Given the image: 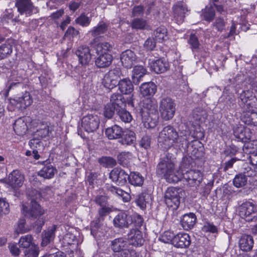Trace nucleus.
<instances>
[{
  "mask_svg": "<svg viewBox=\"0 0 257 257\" xmlns=\"http://www.w3.org/2000/svg\"><path fill=\"white\" fill-rule=\"evenodd\" d=\"M186 139L179 136L176 128L171 125L164 127L159 133L158 138L159 147L167 151L173 148L176 152L183 147Z\"/></svg>",
  "mask_w": 257,
  "mask_h": 257,
  "instance_id": "1",
  "label": "nucleus"
},
{
  "mask_svg": "<svg viewBox=\"0 0 257 257\" xmlns=\"http://www.w3.org/2000/svg\"><path fill=\"white\" fill-rule=\"evenodd\" d=\"M175 158L169 153L158 163L156 168V173L160 177H164L166 181L170 183H176L180 180V175H177L174 171Z\"/></svg>",
  "mask_w": 257,
  "mask_h": 257,
  "instance_id": "2",
  "label": "nucleus"
},
{
  "mask_svg": "<svg viewBox=\"0 0 257 257\" xmlns=\"http://www.w3.org/2000/svg\"><path fill=\"white\" fill-rule=\"evenodd\" d=\"M110 247L113 257H138L136 250L131 246L126 238L119 237L110 241Z\"/></svg>",
  "mask_w": 257,
  "mask_h": 257,
  "instance_id": "3",
  "label": "nucleus"
},
{
  "mask_svg": "<svg viewBox=\"0 0 257 257\" xmlns=\"http://www.w3.org/2000/svg\"><path fill=\"white\" fill-rule=\"evenodd\" d=\"M112 48V44L107 42L99 43L96 46L97 57L95 60V65L97 68H105L110 65L113 60L110 54Z\"/></svg>",
  "mask_w": 257,
  "mask_h": 257,
  "instance_id": "4",
  "label": "nucleus"
},
{
  "mask_svg": "<svg viewBox=\"0 0 257 257\" xmlns=\"http://www.w3.org/2000/svg\"><path fill=\"white\" fill-rule=\"evenodd\" d=\"M159 110L162 119L164 120L171 119L176 111V104L174 100L168 97L163 98L160 102Z\"/></svg>",
  "mask_w": 257,
  "mask_h": 257,
  "instance_id": "5",
  "label": "nucleus"
},
{
  "mask_svg": "<svg viewBox=\"0 0 257 257\" xmlns=\"http://www.w3.org/2000/svg\"><path fill=\"white\" fill-rule=\"evenodd\" d=\"M181 193L182 189L180 188L169 187L164 195L165 202L167 206L173 209H177L180 203Z\"/></svg>",
  "mask_w": 257,
  "mask_h": 257,
  "instance_id": "6",
  "label": "nucleus"
},
{
  "mask_svg": "<svg viewBox=\"0 0 257 257\" xmlns=\"http://www.w3.org/2000/svg\"><path fill=\"white\" fill-rule=\"evenodd\" d=\"M239 215L247 221L257 220V206L250 202L243 203L239 207Z\"/></svg>",
  "mask_w": 257,
  "mask_h": 257,
  "instance_id": "7",
  "label": "nucleus"
},
{
  "mask_svg": "<svg viewBox=\"0 0 257 257\" xmlns=\"http://www.w3.org/2000/svg\"><path fill=\"white\" fill-rule=\"evenodd\" d=\"M15 6L19 14L26 17L37 14L39 11L38 8L34 6L31 0H16Z\"/></svg>",
  "mask_w": 257,
  "mask_h": 257,
  "instance_id": "8",
  "label": "nucleus"
},
{
  "mask_svg": "<svg viewBox=\"0 0 257 257\" xmlns=\"http://www.w3.org/2000/svg\"><path fill=\"white\" fill-rule=\"evenodd\" d=\"M121 75V71L119 68L111 69L104 75L102 84L106 88L112 89L117 85L118 79Z\"/></svg>",
  "mask_w": 257,
  "mask_h": 257,
  "instance_id": "9",
  "label": "nucleus"
},
{
  "mask_svg": "<svg viewBox=\"0 0 257 257\" xmlns=\"http://www.w3.org/2000/svg\"><path fill=\"white\" fill-rule=\"evenodd\" d=\"M81 125L86 132H93L98 128L99 119L96 115L88 114L82 118Z\"/></svg>",
  "mask_w": 257,
  "mask_h": 257,
  "instance_id": "10",
  "label": "nucleus"
},
{
  "mask_svg": "<svg viewBox=\"0 0 257 257\" xmlns=\"http://www.w3.org/2000/svg\"><path fill=\"white\" fill-rule=\"evenodd\" d=\"M132 223V218L126 211H120L114 217L113 224L115 228H128Z\"/></svg>",
  "mask_w": 257,
  "mask_h": 257,
  "instance_id": "11",
  "label": "nucleus"
},
{
  "mask_svg": "<svg viewBox=\"0 0 257 257\" xmlns=\"http://www.w3.org/2000/svg\"><path fill=\"white\" fill-rule=\"evenodd\" d=\"M33 102V99L28 92H25L21 96L16 97L11 100V103L15 105L19 110H23L30 106Z\"/></svg>",
  "mask_w": 257,
  "mask_h": 257,
  "instance_id": "12",
  "label": "nucleus"
},
{
  "mask_svg": "<svg viewBox=\"0 0 257 257\" xmlns=\"http://www.w3.org/2000/svg\"><path fill=\"white\" fill-rule=\"evenodd\" d=\"M128 177V174L119 168H114L109 173V178L119 185L125 184L127 182Z\"/></svg>",
  "mask_w": 257,
  "mask_h": 257,
  "instance_id": "13",
  "label": "nucleus"
},
{
  "mask_svg": "<svg viewBox=\"0 0 257 257\" xmlns=\"http://www.w3.org/2000/svg\"><path fill=\"white\" fill-rule=\"evenodd\" d=\"M126 239L133 248L142 246L145 241L142 232L138 229H132L127 233Z\"/></svg>",
  "mask_w": 257,
  "mask_h": 257,
  "instance_id": "14",
  "label": "nucleus"
},
{
  "mask_svg": "<svg viewBox=\"0 0 257 257\" xmlns=\"http://www.w3.org/2000/svg\"><path fill=\"white\" fill-rule=\"evenodd\" d=\"M31 207L29 210L28 209L27 206L23 205V213L26 216L29 218H36L44 213V210L38 204L37 201H33L31 203Z\"/></svg>",
  "mask_w": 257,
  "mask_h": 257,
  "instance_id": "15",
  "label": "nucleus"
},
{
  "mask_svg": "<svg viewBox=\"0 0 257 257\" xmlns=\"http://www.w3.org/2000/svg\"><path fill=\"white\" fill-rule=\"evenodd\" d=\"M233 134L238 141L247 142L251 139L250 130L242 125H237L233 129Z\"/></svg>",
  "mask_w": 257,
  "mask_h": 257,
  "instance_id": "16",
  "label": "nucleus"
},
{
  "mask_svg": "<svg viewBox=\"0 0 257 257\" xmlns=\"http://www.w3.org/2000/svg\"><path fill=\"white\" fill-rule=\"evenodd\" d=\"M62 244L68 253H73L78 244L76 236L70 232L66 233L62 239Z\"/></svg>",
  "mask_w": 257,
  "mask_h": 257,
  "instance_id": "17",
  "label": "nucleus"
},
{
  "mask_svg": "<svg viewBox=\"0 0 257 257\" xmlns=\"http://www.w3.org/2000/svg\"><path fill=\"white\" fill-rule=\"evenodd\" d=\"M139 114H158V104L155 100L145 99L143 101V107L139 109Z\"/></svg>",
  "mask_w": 257,
  "mask_h": 257,
  "instance_id": "18",
  "label": "nucleus"
},
{
  "mask_svg": "<svg viewBox=\"0 0 257 257\" xmlns=\"http://www.w3.org/2000/svg\"><path fill=\"white\" fill-rule=\"evenodd\" d=\"M174 18L178 24L183 22L186 13L188 12L187 8L183 3H177L173 7Z\"/></svg>",
  "mask_w": 257,
  "mask_h": 257,
  "instance_id": "19",
  "label": "nucleus"
},
{
  "mask_svg": "<svg viewBox=\"0 0 257 257\" xmlns=\"http://www.w3.org/2000/svg\"><path fill=\"white\" fill-rule=\"evenodd\" d=\"M24 177L18 170H14L9 175L8 184L14 189L21 187L24 182Z\"/></svg>",
  "mask_w": 257,
  "mask_h": 257,
  "instance_id": "20",
  "label": "nucleus"
},
{
  "mask_svg": "<svg viewBox=\"0 0 257 257\" xmlns=\"http://www.w3.org/2000/svg\"><path fill=\"white\" fill-rule=\"evenodd\" d=\"M75 53L78 58L79 63L82 65L88 64L91 59L90 49L88 46H80L76 51Z\"/></svg>",
  "mask_w": 257,
  "mask_h": 257,
  "instance_id": "21",
  "label": "nucleus"
},
{
  "mask_svg": "<svg viewBox=\"0 0 257 257\" xmlns=\"http://www.w3.org/2000/svg\"><path fill=\"white\" fill-rule=\"evenodd\" d=\"M120 60L124 67L131 68L136 63L137 56L133 51L128 49L121 53Z\"/></svg>",
  "mask_w": 257,
  "mask_h": 257,
  "instance_id": "22",
  "label": "nucleus"
},
{
  "mask_svg": "<svg viewBox=\"0 0 257 257\" xmlns=\"http://www.w3.org/2000/svg\"><path fill=\"white\" fill-rule=\"evenodd\" d=\"M57 225H53L49 227L47 230H44L42 233V246H46L51 241H52L55 237V232L57 229Z\"/></svg>",
  "mask_w": 257,
  "mask_h": 257,
  "instance_id": "23",
  "label": "nucleus"
},
{
  "mask_svg": "<svg viewBox=\"0 0 257 257\" xmlns=\"http://www.w3.org/2000/svg\"><path fill=\"white\" fill-rule=\"evenodd\" d=\"M118 89L123 94H131L134 91V85L128 78L120 79L117 84Z\"/></svg>",
  "mask_w": 257,
  "mask_h": 257,
  "instance_id": "24",
  "label": "nucleus"
},
{
  "mask_svg": "<svg viewBox=\"0 0 257 257\" xmlns=\"http://www.w3.org/2000/svg\"><path fill=\"white\" fill-rule=\"evenodd\" d=\"M105 134L110 140L120 139L123 135V129L119 125L114 124L106 128Z\"/></svg>",
  "mask_w": 257,
  "mask_h": 257,
  "instance_id": "25",
  "label": "nucleus"
},
{
  "mask_svg": "<svg viewBox=\"0 0 257 257\" xmlns=\"http://www.w3.org/2000/svg\"><path fill=\"white\" fill-rule=\"evenodd\" d=\"M191 243L190 236L186 233H179L175 235L173 241V245L177 247H186Z\"/></svg>",
  "mask_w": 257,
  "mask_h": 257,
  "instance_id": "26",
  "label": "nucleus"
},
{
  "mask_svg": "<svg viewBox=\"0 0 257 257\" xmlns=\"http://www.w3.org/2000/svg\"><path fill=\"white\" fill-rule=\"evenodd\" d=\"M150 65L151 69L158 74L166 72L169 67V63L161 59L152 61Z\"/></svg>",
  "mask_w": 257,
  "mask_h": 257,
  "instance_id": "27",
  "label": "nucleus"
},
{
  "mask_svg": "<svg viewBox=\"0 0 257 257\" xmlns=\"http://www.w3.org/2000/svg\"><path fill=\"white\" fill-rule=\"evenodd\" d=\"M255 109L251 106L246 109V112H244L242 118L245 123L257 126V112Z\"/></svg>",
  "mask_w": 257,
  "mask_h": 257,
  "instance_id": "28",
  "label": "nucleus"
},
{
  "mask_svg": "<svg viewBox=\"0 0 257 257\" xmlns=\"http://www.w3.org/2000/svg\"><path fill=\"white\" fill-rule=\"evenodd\" d=\"M119 143L123 145L130 146L136 142V135L134 131L130 130H123V135Z\"/></svg>",
  "mask_w": 257,
  "mask_h": 257,
  "instance_id": "29",
  "label": "nucleus"
},
{
  "mask_svg": "<svg viewBox=\"0 0 257 257\" xmlns=\"http://www.w3.org/2000/svg\"><path fill=\"white\" fill-rule=\"evenodd\" d=\"M140 115L142 118L144 126L147 128H154L158 123V114H142Z\"/></svg>",
  "mask_w": 257,
  "mask_h": 257,
  "instance_id": "30",
  "label": "nucleus"
},
{
  "mask_svg": "<svg viewBox=\"0 0 257 257\" xmlns=\"http://www.w3.org/2000/svg\"><path fill=\"white\" fill-rule=\"evenodd\" d=\"M43 164L44 166L38 172V175L45 179H49L53 178L56 172V169L51 164L48 163L47 160L43 162Z\"/></svg>",
  "mask_w": 257,
  "mask_h": 257,
  "instance_id": "31",
  "label": "nucleus"
},
{
  "mask_svg": "<svg viewBox=\"0 0 257 257\" xmlns=\"http://www.w3.org/2000/svg\"><path fill=\"white\" fill-rule=\"evenodd\" d=\"M29 145L32 150H33V158L35 160H38L40 158L38 154V151L40 150L43 146L40 139L33 136V138L29 141Z\"/></svg>",
  "mask_w": 257,
  "mask_h": 257,
  "instance_id": "32",
  "label": "nucleus"
},
{
  "mask_svg": "<svg viewBox=\"0 0 257 257\" xmlns=\"http://www.w3.org/2000/svg\"><path fill=\"white\" fill-rule=\"evenodd\" d=\"M253 243V237L249 235H242L239 240L240 248L245 251H250L252 248Z\"/></svg>",
  "mask_w": 257,
  "mask_h": 257,
  "instance_id": "33",
  "label": "nucleus"
},
{
  "mask_svg": "<svg viewBox=\"0 0 257 257\" xmlns=\"http://www.w3.org/2000/svg\"><path fill=\"white\" fill-rule=\"evenodd\" d=\"M45 191L50 193L51 192V187L46 186L44 188H41L39 191L33 189L31 190H29L28 192V195L30 197V199L31 200V203L33 201H36V200L40 199L41 196L47 197V195L45 194Z\"/></svg>",
  "mask_w": 257,
  "mask_h": 257,
  "instance_id": "34",
  "label": "nucleus"
},
{
  "mask_svg": "<svg viewBox=\"0 0 257 257\" xmlns=\"http://www.w3.org/2000/svg\"><path fill=\"white\" fill-rule=\"evenodd\" d=\"M103 219H100L98 217L91 221L90 223L91 227V234L94 237L96 236H100L101 234L103 232H101L103 228Z\"/></svg>",
  "mask_w": 257,
  "mask_h": 257,
  "instance_id": "35",
  "label": "nucleus"
},
{
  "mask_svg": "<svg viewBox=\"0 0 257 257\" xmlns=\"http://www.w3.org/2000/svg\"><path fill=\"white\" fill-rule=\"evenodd\" d=\"M140 90L144 96H153L157 91V86L152 82H145L141 85Z\"/></svg>",
  "mask_w": 257,
  "mask_h": 257,
  "instance_id": "36",
  "label": "nucleus"
},
{
  "mask_svg": "<svg viewBox=\"0 0 257 257\" xmlns=\"http://www.w3.org/2000/svg\"><path fill=\"white\" fill-rule=\"evenodd\" d=\"M14 130L19 136L25 135L28 131V126L24 118H19L14 124Z\"/></svg>",
  "mask_w": 257,
  "mask_h": 257,
  "instance_id": "37",
  "label": "nucleus"
},
{
  "mask_svg": "<svg viewBox=\"0 0 257 257\" xmlns=\"http://www.w3.org/2000/svg\"><path fill=\"white\" fill-rule=\"evenodd\" d=\"M128 183L135 187H141L144 184V178L139 172H132L128 175Z\"/></svg>",
  "mask_w": 257,
  "mask_h": 257,
  "instance_id": "38",
  "label": "nucleus"
},
{
  "mask_svg": "<svg viewBox=\"0 0 257 257\" xmlns=\"http://www.w3.org/2000/svg\"><path fill=\"white\" fill-rule=\"evenodd\" d=\"M147 70L143 66H136L133 70L132 79L134 83L138 84L141 81V79L146 74Z\"/></svg>",
  "mask_w": 257,
  "mask_h": 257,
  "instance_id": "39",
  "label": "nucleus"
},
{
  "mask_svg": "<svg viewBox=\"0 0 257 257\" xmlns=\"http://www.w3.org/2000/svg\"><path fill=\"white\" fill-rule=\"evenodd\" d=\"M108 28V24L103 22H100L98 25L94 27L89 33L95 38H98L101 35L105 33Z\"/></svg>",
  "mask_w": 257,
  "mask_h": 257,
  "instance_id": "40",
  "label": "nucleus"
},
{
  "mask_svg": "<svg viewBox=\"0 0 257 257\" xmlns=\"http://www.w3.org/2000/svg\"><path fill=\"white\" fill-rule=\"evenodd\" d=\"M131 27L133 29L137 30H148L150 28L148 22L142 18L133 19L131 23Z\"/></svg>",
  "mask_w": 257,
  "mask_h": 257,
  "instance_id": "41",
  "label": "nucleus"
},
{
  "mask_svg": "<svg viewBox=\"0 0 257 257\" xmlns=\"http://www.w3.org/2000/svg\"><path fill=\"white\" fill-rule=\"evenodd\" d=\"M151 200V197L149 193L142 192L136 196L135 202L141 209L145 210L146 208L147 203H148Z\"/></svg>",
  "mask_w": 257,
  "mask_h": 257,
  "instance_id": "42",
  "label": "nucleus"
},
{
  "mask_svg": "<svg viewBox=\"0 0 257 257\" xmlns=\"http://www.w3.org/2000/svg\"><path fill=\"white\" fill-rule=\"evenodd\" d=\"M110 104H112L117 109L125 107V100L122 94L119 93H114L110 97Z\"/></svg>",
  "mask_w": 257,
  "mask_h": 257,
  "instance_id": "43",
  "label": "nucleus"
},
{
  "mask_svg": "<svg viewBox=\"0 0 257 257\" xmlns=\"http://www.w3.org/2000/svg\"><path fill=\"white\" fill-rule=\"evenodd\" d=\"M19 243L20 247L26 248L25 251L32 250L33 246L37 247L34 243L33 237L30 234L21 236Z\"/></svg>",
  "mask_w": 257,
  "mask_h": 257,
  "instance_id": "44",
  "label": "nucleus"
},
{
  "mask_svg": "<svg viewBox=\"0 0 257 257\" xmlns=\"http://www.w3.org/2000/svg\"><path fill=\"white\" fill-rule=\"evenodd\" d=\"M251 172H244L242 174H239L236 175L234 177L233 183V185L237 188L242 187L244 186L247 182L246 176H250L252 175L253 173V171L251 170H249Z\"/></svg>",
  "mask_w": 257,
  "mask_h": 257,
  "instance_id": "45",
  "label": "nucleus"
},
{
  "mask_svg": "<svg viewBox=\"0 0 257 257\" xmlns=\"http://www.w3.org/2000/svg\"><path fill=\"white\" fill-rule=\"evenodd\" d=\"M108 190L112 194L116 195L117 196L121 197L122 200L125 202H128L131 199L130 195L119 187L110 186L108 187Z\"/></svg>",
  "mask_w": 257,
  "mask_h": 257,
  "instance_id": "46",
  "label": "nucleus"
},
{
  "mask_svg": "<svg viewBox=\"0 0 257 257\" xmlns=\"http://www.w3.org/2000/svg\"><path fill=\"white\" fill-rule=\"evenodd\" d=\"M253 97L252 92L249 90L243 91L240 94L239 98L241 101L244 104V109H247L252 106L250 101Z\"/></svg>",
  "mask_w": 257,
  "mask_h": 257,
  "instance_id": "47",
  "label": "nucleus"
},
{
  "mask_svg": "<svg viewBox=\"0 0 257 257\" xmlns=\"http://www.w3.org/2000/svg\"><path fill=\"white\" fill-rule=\"evenodd\" d=\"M181 173L177 172V175H180V180H182L184 184L191 185L193 182V170H180Z\"/></svg>",
  "mask_w": 257,
  "mask_h": 257,
  "instance_id": "48",
  "label": "nucleus"
},
{
  "mask_svg": "<svg viewBox=\"0 0 257 257\" xmlns=\"http://www.w3.org/2000/svg\"><path fill=\"white\" fill-rule=\"evenodd\" d=\"M181 225L185 230H190L193 228V213L185 214L181 219Z\"/></svg>",
  "mask_w": 257,
  "mask_h": 257,
  "instance_id": "49",
  "label": "nucleus"
},
{
  "mask_svg": "<svg viewBox=\"0 0 257 257\" xmlns=\"http://www.w3.org/2000/svg\"><path fill=\"white\" fill-rule=\"evenodd\" d=\"M154 36L156 40L161 42L167 38V30L164 26L157 28L154 32Z\"/></svg>",
  "mask_w": 257,
  "mask_h": 257,
  "instance_id": "50",
  "label": "nucleus"
},
{
  "mask_svg": "<svg viewBox=\"0 0 257 257\" xmlns=\"http://www.w3.org/2000/svg\"><path fill=\"white\" fill-rule=\"evenodd\" d=\"M132 156V154L129 152H122L117 156L118 161L123 167H126L130 162Z\"/></svg>",
  "mask_w": 257,
  "mask_h": 257,
  "instance_id": "51",
  "label": "nucleus"
},
{
  "mask_svg": "<svg viewBox=\"0 0 257 257\" xmlns=\"http://www.w3.org/2000/svg\"><path fill=\"white\" fill-rule=\"evenodd\" d=\"M75 22L76 24L82 27H87L90 24L91 17H88L85 13H83L75 19Z\"/></svg>",
  "mask_w": 257,
  "mask_h": 257,
  "instance_id": "52",
  "label": "nucleus"
},
{
  "mask_svg": "<svg viewBox=\"0 0 257 257\" xmlns=\"http://www.w3.org/2000/svg\"><path fill=\"white\" fill-rule=\"evenodd\" d=\"M118 110L117 114L122 121L128 123L132 121L133 117L130 112L125 109V107L121 108Z\"/></svg>",
  "mask_w": 257,
  "mask_h": 257,
  "instance_id": "53",
  "label": "nucleus"
},
{
  "mask_svg": "<svg viewBox=\"0 0 257 257\" xmlns=\"http://www.w3.org/2000/svg\"><path fill=\"white\" fill-rule=\"evenodd\" d=\"M193 158L191 156L186 155L184 156L180 166V170H190L192 168Z\"/></svg>",
  "mask_w": 257,
  "mask_h": 257,
  "instance_id": "54",
  "label": "nucleus"
},
{
  "mask_svg": "<svg viewBox=\"0 0 257 257\" xmlns=\"http://www.w3.org/2000/svg\"><path fill=\"white\" fill-rule=\"evenodd\" d=\"M12 51V47L9 44H5L0 46V61L7 58Z\"/></svg>",
  "mask_w": 257,
  "mask_h": 257,
  "instance_id": "55",
  "label": "nucleus"
},
{
  "mask_svg": "<svg viewBox=\"0 0 257 257\" xmlns=\"http://www.w3.org/2000/svg\"><path fill=\"white\" fill-rule=\"evenodd\" d=\"M98 162L105 167H112L116 164V161L111 157H102L98 159Z\"/></svg>",
  "mask_w": 257,
  "mask_h": 257,
  "instance_id": "56",
  "label": "nucleus"
},
{
  "mask_svg": "<svg viewBox=\"0 0 257 257\" xmlns=\"http://www.w3.org/2000/svg\"><path fill=\"white\" fill-rule=\"evenodd\" d=\"M49 134V128L46 125H42V127L38 129L34 132L33 136L37 138H40V140L42 138L47 137Z\"/></svg>",
  "mask_w": 257,
  "mask_h": 257,
  "instance_id": "57",
  "label": "nucleus"
},
{
  "mask_svg": "<svg viewBox=\"0 0 257 257\" xmlns=\"http://www.w3.org/2000/svg\"><path fill=\"white\" fill-rule=\"evenodd\" d=\"M215 10L212 5L206 7L203 13V17L205 21L209 22L212 21L215 17Z\"/></svg>",
  "mask_w": 257,
  "mask_h": 257,
  "instance_id": "58",
  "label": "nucleus"
},
{
  "mask_svg": "<svg viewBox=\"0 0 257 257\" xmlns=\"http://www.w3.org/2000/svg\"><path fill=\"white\" fill-rule=\"evenodd\" d=\"M197 146V151L196 152V148H194V156L196 159H202L204 157V148L202 144L199 141L194 140V147Z\"/></svg>",
  "mask_w": 257,
  "mask_h": 257,
  "instance_id": "59",
  "label": "nucleus"
},
{
  "mask_svg": "<svg viewBox=\"0 0 257 257\" xmlns=\"http://www.w3.org/2000/svg\"><path fill=\"white\" fill-rule=\"evenodd\" d=\"M175 235L174 233L170 231H165L160 237V240L164 243H171L173 245V241Z\"/></svg>",
  "mask_w": 257,
  "mask_h": 257,
  "instance_id": "60",
  "label": "nucleus"
},
{
  "mask_svg": "<svg viewBox=\"0 0 257 257\" xmlns=\"http://www.w3.org/2000/svg\"><path fill=\"white\" fill-rule=\"evenodd\" d=\"M117 108L112 105V104L107 103L105 107L104 111V115L108 118H111L115 113V112L117 113Z\"/></svg>",
  "mask_w": 257,
  "mask_h": 257,
  "instance_id": "61",
  "label": "nucleus"
},
{
  "mask_svg": "<svg viewBox=\"0 0 257 257\" xmlns=\"http://www.w3.org/2000/svg\"><path fill=\"white\" fill-rule=\"evenodd\" d=\"M151 138L150 136H144L140 141L139 145L141 147L147 150L151 147Z\"/></svg>",
  "mask_w": 257,
  "mask_h": 257,
  "instance_id": "62",
  "label": "nucleus"
},
{
  "mask_svg": "<svg viewBox=\"0 0 257 257\" xmlns=\"http://www.w3.org/2000/svg\"><path fill=\"white\" fill-rule=\"evenodd\" d=\"M156 41L154 38L149 37L144 43L145 48L148 51L153 50L156 46Z\"/></svg>",
  "mask_w": 257,
  "mask_h": 257,
  "instance_id": "63",
  "label": "nucleus"
},
{
  "mask_svg": "<svg viewBox=\"0 0 257 257\" xmlns=\"http://www.w3.org/2000/svg\"><path fill=\"white\" fill-rule=\"evenodd\" d=\"M213 25L218 31L222 32L224 29L225 22L223 18L218 17L216 19Z\"/></svg>",
  "mask_w": 257,
  "mask_h": 257,
  "instance_id": "64",
  "label": "nucleus"
}]
</instances>
